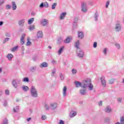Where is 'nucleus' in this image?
<instances>
[{"mask_svg":"<svg viewBox=\"0 0 124 124\" xmlns=\"http://www.w3.org/2000/svg\"><path fill=\"white\" fill-rule=\"evenodd\" d=\"M114 79H110L108 81V84H110V85H112V84H114Z\"/></svg>","mask_w":124,"mask_h":124,"instance_id":"nucleus-45","label":"nucleus"},{"mask_svg":"<svg viewBox=\"0 0 124 124\" xmlns=\"http://www.w3.org/2000/svg\"><path fill=\"white\" fill-rule=\"evenodd\" d=\"M26 21V19H22L21 20H20L18 21V25L20 26V27H24V25H25V22Z\"/></svg>","mask_w":124,"mask_h":124,"instance_id":"nucleus-22","label":"nucleus"},{"mask_svg":"<svg viewBox=\"0 0 124 124\" xmlns=\"http://www.w3.org/2000/svg\"><path fill=\"white\" fill-rule=\"evenodd\" d=\"M10 39H9V38H7L5 39L3 41V43H5L6 42H7V41H9L10 40Z\"/></svg>","mask_w":124,"mask_h":124,"instance_id":"nucleus-50","label":"nucleus"},{"mask_svg":"<svg viewBox=\"0 0 124 124\" xmlns=\"http://www.w3.org/2000/svg\"><path fill=\"white\" fill-rule=\"evenodd\" d=\"M123 58H124V55H123Z\"/></svg>","mask_w":124,"mask_h":124,"instance_id":"nucleus-64","label":"nucleus"},{"mask_svg":"<svg viewBox=\"0 0 124 124\" xmlns=\"http://www.w3.org/2000/svg\"><path fill=\"white\" fill-rule=\"evenodd\" d=\"M72 73L73 75H75V74H76V73H77V70H76L75 69H73L72 70Z\"/></svg>","mask_w":124,"mask_h":124,"instance_id":"nucleus-39","label":"nucleus"},{"mask_svg":"<svg viewBox=\"0 0 124 124\" xmlns=\"http://www.w3.org/2000/svg\"><path fill=\"white\" fill-rule=\"evenodd\" d=\"M4 0H0V5H2L4 3Z\"/></svg>","mask_w":124,"mask_h":124,"instance_id":"nucleus-52","label":"nucleus"},{"mask_svg":"<svg viewBox=\"0 0 124 124\" xmlns=\"http://www.w3.org/2000/svg\"><path fill=\"white\" fill-rule=\"evenodd\" d=\"M6 36H8V37H9V36H10V34H9V33H6Z\"/></svg>","mask_w":124,"mask_h":124,"instance_id":"nucleus-60","label":"nucleus"},{"mask_svg":"<svg viewBox=\"0 0 124 124\" xmlns=\"http://www.w3.org/2000/svg\"><path fill=\"white\" fill-rule=\"evenodd\" d=\"M34 21V18H33V17L29 19L28 21V24L31 25V24H32V23H33Z\"/></svg>","mask_w":124,"mask_h":124,"instance_id":"nucleus-30","label":"nucleus"},{"mask_svg":"<svg viewBox=\"0 0 124 124\" xmlns=\"http://www.w3.org/2000/svg\"><path fill=\"white\" fill-rule=\"evenodd\" d=\"M62 95L63 98L67 96V86H64L62 88Z\"/></svg>","mask_w":124,"mask_h":124,"instance_id":"nucleus-7","label":"nucleus"},{"mask_svg":"<svg viewBox=\"0 0 124 124\" xmlns=\"http://www.w3.org/2000/svg\"><path fill=\"white\" fill-rule=\"evenodd\" d=\"M57 6V3H54L51 6V9H55Z\"/></svg>","mask_w":124,"mask_h":124,"instance_id":"nucleus-41","label":"nucleus"},{"mask_svg":"<svg viewBox=\"0 0 124 124\" xmlns=\"http://www.w3.org/2000/svg\"><path fill=\"white\" fill-rule=\"evenodd\" d=\"M102 53L104 56H107V53H108V48H104L102 51Z\"/></svg>","mask_w":124,"mask_h":124,"instance_id":"nucleus-29","label":"nucleus"},{"mask_svg":"<svg viewBox=\"0 0 124 124\" xmlns=\"http://www.w3.org/2000/svg\"><path fill=\"white\" fill-rule=\"evenodd\" d=\"M60 78L62 80H63V79H64V77L62 74H60Z\"/></svg>","mask_w":124,"mask_h":124,"instance_id":"nucleus-55","label":"nucleus"},{"mask_svg":"<svg viewBox=\"0 0 124 124\" xmlns=\"http://www.w3.org/2000/svg\"><path fill=\"white\" fill-rule=\"evenodd\" d=\"M121 124H124V116H122L120 118V123Z\"/></svg>","mask_w":124,"mask_h":124,"instance_id":"nucleus-38","label":"nucleus"},{"mask_svg":"<svg viewBox=\"0 0 124 124\" xmlns=\"http://www.w3.org/2000/svg\"><path fill=\"white\" fill-rule=\"evenodd\" d=\"M12 6L11 5L8 4L6 6V9H10V8H11Z\"/></svg>","mask_w":124,"mask_h":124,"instance_id":"nucleus-48","label":"nucleus"},{"mask_svg":"<svg viewBox=\"0 0 124 124\" xmlns=\"http://www.w3.org/2000/svg\"><path fill=\"white\" fill-rule=\"evenodd\" d=\"M83 89L88 88V90L90 92L93 91V85L92 84V80L90 78H87L85 79V83H83V86H82Z\"/></svg>","mask_w":124,"mask_h":124,"instance_id":"nucleus-1","label":"nucleus"},{"mask_svg":"<svg viewBox=\"0 0 124 124\" xmlns=\"http://www.w3.org/2000/svg\"><path fill=\"white\" fill-rule=\"evenodd\" d=\"M7 58L8 61H12V59H13V55H12L11 53H9L7 55Z\"/></svg>","mask_w":124,"mask_h":124,"instance_id":"nucleus-27","label":"nucleus"},{"mask_svg":"<svg viewBox=\"0 0 124 124\" xmlns=\"http://www.w3.org/2000/svg\"><path fill=\"white\" fill-rule=\"evenodd\" d=\"M98 106H102V101H100L98 103Z\"/></svg>","mask_w":124,"mask_h":124,"instance_id":"nucleus-54","label":"nucleus"},{"mask_svg":"<svg viewBox=\"0 0 124 124\" xmlns=\"http://www.w3.org/2000/svg\"><path fill=\"white\" fill-rule=\"evenodd\" d=\"M73 38L72 36H68L64 41V43H66V44H68V43H70V41L72 40Z\"/></svg>","mask_w":124,"mask_h":124,"instance_id":"nucleus-16","label":"nucleus"},{"mask_svg":"<svg viewBox=\"0 0 124 124\" xmlns=\"http://www.w3.org/2000/svg\"><path fill=\"white\" fill-rule=\"evenodd\" d=\"M25 37H26V34H23L20 38V44L21 45L25 44Z\"/></svg>","mask_w":124,"mask_h":124,"instance_id":"nucleus-18","label":"nucleus"},{"mask_svg":"<svg viewBox=\"0 0 124 124\" xmlns=\"http://www.w3.org/2000/svg\"><path fill=\"white\" fill-rule=\"evenodd\" d=\"M62 41H63V39L62 37H60L58 40L57 43L60 44L62 43Z\"/></svg>","mask_w":124,"mask_h":124,"instance_id":"nucleus-36","label":"nucleus"},{"mask_svg":"<svg viewBox=\"0 0 124 124\" xmlns=\"http://www.w3.org/2000/svg\"><path fill=\"white\" fill-rule=\"evenodd\" d=\"M100 79L102 87H103V88H105L106 87V80H105V77L103 76H101Z\"/></svg>","mask_w":124,"mask_h":124,"instance_id":"nucleus-10","label":"nucleus"},{"mask_svg":"<svg viewBox=\"0 0 124 124\" xmlns=\"http://www.w3.org/2000/svg\"><path fill=\"white\" fill-rule=\"evenodd\" d=\"M2 124H8V122L7 121V119H5L3 121Z\"/></svg>","mask_w":124,"mask_h":124,"instance_id":"nucleus-49","label":"nucleus"},{"mask_svg":"<svg viewBox=\"0 0 124 124\" xmlns=\"http://www.w3.org/2000/svg\"><path fill=\"white\" fill-rule=\"evenodd\" d=\"M5 94L7 95H9V91L8 90H6L5 91Z\"/></svg>","mask_w":124,"mask_h":124,"instance_id":"nucleus-56","label":"nucleus"},{"mask_svg":"<svg viewBox=\"0 0 124 124\" xmlns=\"http://www.w3.org/2000/svg\"><path fill=\"white\" fill-rule=\"evenodd\" d=\"M115 47L117 50H120L121 47V45L119 44H115Z\"/></svg>","mask_w":124,"mask_h":124,"instance_id":"nucleus-37","label":"nucleus"},{"mask_svg":"<svg viewBox=\"0 0 124 124\" xmlns=\"http://www.w3.org/2000/svg\"><path fill=\"white\" fill-rule=\"evenodd\" d=\"M22 90L23 92H26L30 90V88L27 86L23 85L22 87Z\"/></svg>","mask_w":124,"mask_h":124,"instance_id":"nucleus-25","label":"nucleus"},{"mask_svg":"<svg viewBox=\"0 0 124 124\" xmlns=\"http://www.w3.org/2000/svg\"><path fill=\"white\" fill-rule=\"evenodd\" d=\"M22 82H24V83H29L30 82V78L28 77H25L22 79Z\"/></svg>","mask_w":124,"mask_h":124,"instance_id":"nucleus-31","label":"nucleus"},{"mask_svg":"<svg viewBox=\"0 0 124 124\" xmlns=\"http://www.w3.org/2000/svg\"><path fill=\"white\" fill-rule=\"evenodd\" d=\"M109 4H110V1H107L106 2V8H108V7H109Z\"/></svg>","mask_w":124,"mask_h":124,"instance_id":"nucleus-40","label":"nucleus"},{"mask_svg":"<svg viewBox=\"0 0 124 124\" xmlns=\"http://www.w3.org/2000/svg\"><path fill=\"white\" fill-rule=\"evenodd\" d=\"M64 50V46H61L58 50L57 53L58 54L59 56H61V55H62V52H63Z\"/></svg>","mask_w":124,"mask_h":124,"instance_id":"nucleus-19","label":"nucleus"},{"mask_svg":"<svg viewBox=\"0 0 124 124\" xmlns=\"http://www.w3.org/2000/svg\"><path fill=\"white\" fill-rule=\"evenodd\" d=\"M67 14V13H66V12L61 13L60 14L59 19L64 20V18H65V16H66Z\"/></svg>","mask_w":124,"mask_h":124,"instance_id":"nucleus-13","label":"nucleus"},{"mask_svg":"<svg viewBox=\"0 0 124 124\" xmlns=\"http://www.w3.org/2000/svg\"><path fill=\"white\" fill-rule=\"evenodd\" d=\"M40 24L43 27H46L49 24V21L48 19H43L41 20Z\"/></svg>","mask_w":124,"mask_h":124,"instance_id":"nucleus-11","label":"nucleus"},{"mask_svg":"<svg viewBox=\"0 0 124 124\" xmlns=\"http://www.w3.org/2000/svg\"><path fill=\"white\" fill-rule=\"evenodd\" d=\"M77 54L78 55V57L79 58H83L84 57V52L81 48H78L77 49Z\"/></svg>","mask_w":124,"mask_h":124,"instance_id":"nucleus-9","label":"nucleus"},{"mask_svg":"<svg viewBox=\"0 0 124 124\" xmlns=\"http://www.w3.org/2000/svg\"><path fill=\"white\" fill-rule=\"evenodd\" d=\"M3 24H4L3 21H0V27H2V26H3Z\"/></svg>","mask_w":124,"mask_h":124,"instance_id":"nucleus-57","label":"nucleus"},{"mask_svg":"<svg viewBox=\"0 0 124 124\" xmlns=\"http://www.w3.org/2000/svg\"><path fill=\"white\" fill-rule=\"evenodd\" d=\"M39 7L40 8H43V7H45V8H48L49 7V4L47 2H42L39 5Z\"/></svg>","mask_w":124,"mask_h":124,"instance_id":"nucleus-12","label":"nucleus"},{"mask_svg":"<svg viewBox=\"0 0 124 124\" xmlns=\"http://www.w3.org/2000/svg\"><path fill=\"white\" fill-rule=\"evenodd\" d=\"M36 36L37 38L40 39V38H43V32L42 31H37L36 33Z\"/></svg>","mask_w":124,"mask_h":124,"instance_id":"nucleus-14","label":"nucleus"},{"mask_svg":"<svg viewBox=\"0 0 124 124\" xmlns=\"http://www.w3.org/2000/svg\"><path fill=\"white\" fill-rule=\"evenodd\" d=\"M6 105H7V103H5L4 104V106H6Z\"/></svg>","mask_w":124,"mask_h":124,"instance_id":"nucleus-63","label":"nucleus"},{"mask_svg":"<svg viewBox=\"0 0 124 124\" xmlns=\"http://www.w3.org/2000/svg\"><path fill=\"white\" fill-rule=\"evenodd\" d=\"M46 119H47V116L44 115L42 116L41 120H42V121H44L45 120H46Z\"/></svg>","mask_w":124,"mask_h":124,"instance_id":"nucleus-44","label":"nucleus"},{"mask_svg":"<svg viewBox=\"0 0 124 124\" xmlns=\"http://www.w3.org/2000/svg\"><path fill=\"white\" fill-rule=\"evenodd\" d=\"M76 114L77 113L75 111H71L70 113V117L71 118H73L74 117H75L76 116Z\"/></svg>","mask_w":124,"mask_h":124,"instance_id":"nucleus-26","label":"nucleus"},{"mask_svg":"<svg viewBox=\"0 0 124 124\" xmlns=\"http://www.w3.org/2000/svg\"><path fill=\"white\" fill-rule=\"evenodd\" d=\"M85 79L82 81V82H80L78 81H76L74 82L75 86L76 88H80V87H81V89H84L83 86L84 85V84H85Z\"/></svg>","mask_w":124,"mask_h":124,"instance_id":"nucleus-5","label":"nucleus"},{"mask_svg":"<svg viewBox=\"0 0 124 124\" xmlns=\"http://www.w3.org/2000/svg\"><path fill=\"white\" fill-rule=\"evenodd\" d=\"M56 68H54L52 71V76H54V74L56 73Z\"/></svg>","mask_w":124,"mask_h":124,"instance_id":"nucleus-46","label":"nucleus"},{"mask_svg":"<svg viewBox=\"0 0 124 124\" xmlns=\"http://www.w3.org/2000/svg\"><path fill=\"white\" fill-rule=\"evenodd\" d=\"M31 120V118H29L27 119L26 120L28 122H30Z\"/></svg>","mask_w":124,"mask_h":124,"instance_id":"nucleus-58","label":"nucleus"},{"mask_svg":"<svg viewBox=\"0 0 124 124\" xmlns=\"http://www.w3.org/2000/svg\"><path fill=\"white\" fill-rule=\"evenodd\" d=\"M12 9L14 11L17 9V4L15 1H12Z\"/></svg>","mask_w":124,"mask_h":124,"instance_id":"nucleus-21","label":"nucleus"},{"mask_svg":"<svg viewBox=\"0 0 124 124\" xmlns=\"http://www.w3.org/2000/svg\"><path fill=\"white\" fill-rule=\"evenodd\" d=\"M48 48H49V49H52V46H48Z\"/></svg>","mask_w":124,"mask_h":124,"instance_id":"nucleus-62","label":"nucleus"},{"mask_svg":"<svg viewBox=\"0 0 124 124\" xmlns=\"http://www.w3.org/2000/svg\"><path fill=\"white\" fill-rule=\"evenodd\" d=\"M39 67L41 68H42L43 67H45V68L48 67V63L46 62H43L40 64Z\"/></svg>","mask_w":124,"mask_h":124,"instance_id":"nucleus-24","label":"nucleus"},{"mask_svg":"<svg viewBox=\"0 0 124 124\" xmlns=\"http://www.w3.org/2000/svg\"><path fill=\"white\" fill-rule=\"evenodd\" d=\"M81 11H82V12H87V11H88L87 2H83L81 3Z\"/></svg>","mask_w":124,"mask_h":124,"instance_id":"nucleus-8","label":"nucleus"},{"mask_svg":"<svg viewBox=\"0 0 124 124\" xmlns=\"http://www.w3.org/2000/svg\"><path fill=\"white\" fill-rule=\"evenodd\" d=\"M114 30L116 32L121 31H122V25H121V23L117 22L115 24Z\"/></svg>","mask_w":124,"mask_h":124,"instance_id":"nucleus-6","label":"nucleus"},{"mask_svg":"<svg viewBox=\"0 0 124 124\" xmlns=\"http://www.w3.org/2000/svg\"><path fill=\"white\" fill-rule=\"evenodd\" d=\"M19 111V106H16L14 108V112L15 113Z\"/></svg>","mask_w":124,"mask_h":124,"instance_id":"nucleus-35","label":"nucleus"},{"mask_svg":"<svg viewBox=\"0 0 124 124\" xmlns=\"http://www.w3.org/2000/svg\"><path fill=\"white\" fill-rule=\"evenodd\" d=\"M56 62H56V61H55V60H52V63H56Z\"/></svg>","mask_w":124,"mask_h":124,"instance_id":"nucleus-59","label":"nucleus"},{"mask_svg":"<svg viewBox=\"0 0 124 124\" xmlns=\"http://www.w3.org/2000/svg\"><path fill=\"white\" fill-rule=\"evenodd\" d=\"M29 31H32L34 30H35V26L34 25H30L28 28Z\"/></svg>","mask_w":124,"mask_h":124,"instance_id":"nucleus-32","label":"nucleus"},{"mask_svg":"<svg viewBox=\"0 0 124 124\" xmlns=\"http://www.w3.org/2000/svg\"><path fill=\"white\" fill-rule=\"evenodd\" d=\"M78 36L79 39H83L84 38L85 35L84 34V32L82 31H78Z\"/></svg>","mask_w":124,"mask_h":124,"instance_id":"nucleus-15","label":"nucleus"},{"mask_svg":"<svg viewBox=\"0 0 124 124\" xmlns=\"http://www.w3.org/2000/svg\"><path fill=\"white\" fill-rule=\"evenodd\" d=\"M104 111L106 113H111V112H112V108L110 106H107L105 108Z\"/></svg>","mask_w":124,"mask_h":124,"instance_id":"nucleus-17","label":"nucleus"},{"mask_svg":"<svg viewBox=\"0 0 124 124\" xmlns=\"http://www.w3.org/2000/svg\"><path fill=\"white\" fill-rule=\"evenodd\" d=\"M49 106L51 111H55L59 107V104L57 102H51L49 103Z\"/></svg>","mask_w":124,"mask_h":124,"instance_id":"nucleus-4","label":"nucleus"},{"mask_svg":"<svg viewBox=\"0 0 124 124\" xmlns=\"http://www.w3.org/2000/svg\"><path fill=\"white\" fill-rule=\"evenodd\" d=\"M2 71V69L1 68H0V73H1Z\"/></svg>","mask_w":124,"mask_h":124,"instance_id":"nucleus-61","label":"nucleus"},{"mask_svg":"<svg viewBox=\"0 0 124 124\" xmlns=\"http://www.w3.org/2000/svg\"><path fill=\"white\" fill-rule=\"evenodd\" d=\"M98 17V15L95 14V16H94V19H95V21H96L97 20V17Z\"/></svg>","mask_w":124,"mask_h":124,"instance_id":"nucleus-51","label":"nucleus"},{"mask_svg":"<svg viewBox=\"0 0 124 124\" xmlns=\"http://www.w3.org/2000/svg\"><path fill=\"white\" fill-rule=\"evenodd\" d=\"M93 48H96V47H97V43L94 42L93 44Z\"/></svg>","mask_w":124,"mask_h":124,"instance_id":"nucleus-47","label":"nucleus"},{"mask_svg":"<svg viewBox=\"0 0 124 124\" xmlns=\"http://www.w3.org/2000/svg\"><path fill=\"white\" fill-rule=\"evenodd\" d=\"M30 93L31 96L32 97H35L36 98L37 96H38V93L37 92V89L34 87V86H32L30 88Z\"/></svg>","mask_w":124,"mask_h":124,"instance_id":"nucleus-3","label":"nucleus"},{"mask_svg":"<svg viewBox=\"0 0 124 124\" xmlns=\"http://www.w3.org/2000/svg\"><path fill=\"white\" fill-rule=\"evenodd\" d=\"M36 70V66H33L30 68V70L31 72H34Z\"/></svg>","mask_w":124,"mask_h":124,"instance_id":"nucleus-33","label":"nucleus"},{"mask_svg":"<svg viewBox=\"0 0 124 124\" xmlns=\"http://www.w3.org/2000/svg\"><path fill=\"white\" fill-rule=\"evenodd\" d=\"M21 84H22V80H21V78H16L13 79L12 81V86L15 89H18L19 85Z\"/></svg>","mask_w":124,"mask_h":124,"instance_id":"nucleus-2","label":"nucleus"},{"mask_svg":"<svg viewBox=\"0 0 124 124\" xmlns=\"http://www.w3.org/2000/svg\"><path fill=\"white\" fill-rule=\"evenodd\" d=\"M18 49V46H15L14 47L12 48L11 49L12 52H15V51H16Z\"/></svg>","mask_w":124,"mask_h":124,"instance_id":"nucleus-42","label":"nucleus"},{"mask_svg":"<svg viewBox=\"0 0 124 124\" xmlns=\"http://www.w3.org/2000/svg\"><path fill=\"white\" fill-rule=\"evenodd\" d=\"M31 41H30V38H28L26 46H31Z\"/></svg>","mask_w":124,"mask_h":124,"instance_id":"nucleus-34","label":"nucleus"},{"mask_svg":"<svg viewBox=\"0 0 124 124\" xmlns=\"http://www.w3.org/2000/svg\"><path fill=\"white\" fill-rule=\"evenodd\" d=\"M44 107H45V109H46V111H49V110H50V106H49V105L47 103H45L44 104Z\"/></svg>","mask_w":124,"mask_h":124,"instance_id":"nucleus-28","label":"nucleus"},{"mask_svg":"<svg viewBox=\"0 0 124 124\" xmlns=\"http://www.w3.org/2000/svg\"><path fill=\"white\" fill-rule=\"evenodd\" d=\"M58 124H64V121L62 120H59L58 123Z\"/></svg>","mask_w":124,"mask_h":124,"instance_id":"nucleus-43","label":"nucleus"},{"mask_svg":"<svg viewBox=\"0 0 124 124\" xmlns=\"http://www.w3.org/2000/svg\"><path fill=\"white\" fill-rule=\"evenodd\" d=\"M117 101L119 103H121V102H122V98H118Z\"/></svg>","mask_w":124,"mask_h":124,"instance_id":"nucleus-53","label":"nucleus"},{"mask_svg":"<svg viewBox=\"0 0 124 124\" xmlns=\"http://www.w3.org/2000/svg\"><path fill=\"white\" fill-rule=\"evenodd\" d=\"M79 93L82 95H85V94L87 93V89L86 88H81V89L79 90Z\"/></svg>","mask_w":124,"mask_h":124,"instance_id":"nucleus-20","label":"nucleus"},{"mask_svg":"<svg viewBox=\"0 0 124 124\" xmlns=\"http://www.w3.org/2000/svg\"><path fill=\"white\" fill-rule=\"evenodd\" d=\"M74 46L77 48V50H78V49H80V47H79L80 46V41L78 40L76 41Z\"/></svg>","mask_w":124,"mask_h":124,"instance_id":"nucleus-23","label":"nucleus"}]
</instances>
